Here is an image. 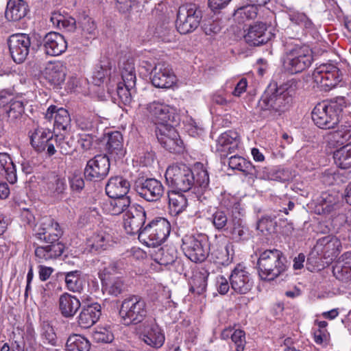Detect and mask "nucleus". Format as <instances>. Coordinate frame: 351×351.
<instances>
[{"instance_id": "f3484780", "label": "nucleus", "mask_w": 351, "mask_h": 351, "mask_svg": "<svg viewBox=\"0 0 351 351\" xmlns=\"http://www.w3.org/2000/svg\"><path fill=\"white\" fill-rule=\"evenodd\" d=\"M229 280L232 289L239 294H246L253 287V280L250 274L241 265H238L234 268Z\"/></svg>"}, {"instance_id": "4468645a", "label": "nucleus", "mask_w": 351, "mask_h": 351, "mask_svg": "<svg viewBox=\"0 0 351 351\" xmlns=\"http://www.w3.org/2000/svg\"><path fill=\"white\" fill-rule=\"evenodd\" d=\"M146 212L144 208L138 204H133L123 215V226L128 234L135 235L141 232L146 225Z\"/></svg>"}, {"instance_id": "4be33fe9", "label": "nucleus", "mask_w": 351, "mask_h": 351, "mask_svg": "<svg viewBox=\"0 0 351 351\" xmlns=\"http://www.w3.org/2000/svg\"><path fill=\"white\" fill-rule=\"evenodd\" d=\"M270 38V32H267L266 25L263 23L250 26L247 33L244 36L245 42L250 46L262 45L267 43Z\"/></svg>"}, {"instance_id": "4c0bfd02", "label": "nucleus", "mask_w": 351, "mask_h": 351, "mask_svg": "<svg viewBox=\"0 0 351 351\" xmlns=\"http://www.w3.org/2000/svg\"><path fill=\"white\" fill-rule=\"evenodd\" d=\"M168 197L170 210L174 215L182 213L186 208L187 199L182 192L171 191L169 193Z\"/></svg>"}, {"instance_id": "c9c22d12", "label": "nucleus", "mask_w": 351, "mask_h": 351, "mask_svg": "<svg viewBox=\"0 0 351 351\" xmlns=\"http://www.w3.org/2000/svg\"><path fill=\"white\" fill-rule=\"evenodd\" d=\"M208 220L217 230L226 232L229 230L232 218L228 210L217 209L211 215Z\"/></svg>"}, {"instance_id": "0eeeda50", "label": "nucleus", "mask_w": 351, "mask_h": 351, "mask_svg": "<svg viewBox=\"0 0 351 351\" xmlns=\"http://www.w3.org/2000/svg\"><path fill=\"white\" fill-rule=\"evenodd\" d=\"M147 313L145 301L138 295L125 298L121 305L119 314L124 324H137L143 321Z\"/></svg>"}, {"instance_id": "6ab92c4d", "label": "nucleus", "mask_w": 351, "mask_h": 351, "mask_svg": "<svg viewBox=\"0 0 351 351\" xmlns=\"http://www.w3.org/2000/svg\"><path fill=\"white\" fill-rule=\"evenodd\" d=\"M151 80L154 86L169 88L176 83V77L169 64L159 62L152 69Z\"/></svg>"}, {"instance_id": "cd10ccee", "label": "nucleus", "mask_w": 351, "mask_h": 351, "mask_svg": "<svg viewBox=\"0 0 351 351\" xmlns=\"http://www.w3.org/2000/svg\"><path fill=\"white\" fill-rule=\"evenodd\" d=\"M45 118L49 120L54 119V127L58 130H66L70 125V115L63 108L50 106L46 112Z\"/></svg>"}, {"instance_id": "7ed1b4c3", "label": "nucleus", "mask_w": 351, "mask_h": 351, "mask_svg": "<svg viewBox=\"0 0 351 351\" xmlns=\"http://www.w3.org/2000/svg\"><path fill=\"white\" fill-rule=\"evenodd\" d=\"M289 100L280 94L276 83L270 84L260 98L258 108L263 117L274 119L289 109Z\"/></svg>"}, {"instance_id": "1a4fd4ad", "label": "nucleus", "mask_w": 351, "mask_h": 351, "mask_svg": "<svg viewBox=\"0 0 351 351\" xmlns=\"http://www.w3.org/2000/svg\"><path fill=\"white\" fill-rule=\"evenodd\" d=\"M202 18V11L195 4L182 5L177 13L176 28L182 34L192 32L198 27Z\"/></svg>"}, {"instance_id": "393cba45", "label": "nucleus", "mask_w": 351, "mask_h": 351, "mask_svg": "<svg viewBox=\"0 0 351 351\" xmlns=\"http://www.w3.org/2000/svg\"><path fill=\"white\" fill-rule=\"evenodd\" d=\"M130 189V183L127 179L122 176H113L106 185V193L109 197L128 196Z\"/></svg>"}, {"instance_id": "680f3d73", "label": "nucleus", "mask_w": 351, "mask_h": 351, "mask_svg": "<svg viewBox=\"0 0 351 351\" xmlns=\"http://www.w3.org/2000/svg\"><path fill=\"white\" fill-rule=\"evenodd\" d=\"M54 219L49 216H45L40 219L39 221L34 226V232L35 236L39 239L46 235L49 228L53 226Z\"/></svg>"}, {"instance_id": "a18cd8bd", "label": "nucleus", "mask_w": 351, "mask_h": 351, "mask_svg": "<svg viewBox=\"0 0 351 351\" xmlns=\"http://www.w3.org/2000/svg\"><path fill=\"white\" fill-rule=\"evenodd\" d=\"M257 7L252 3L238 8L234 13V17L239 23L247 20L254 19L257 15Z\"/></svg>"}, {"instance_id": "f257e3e1", "label": "nucleus", "mask_w": 351, "mask_h": 351, "mask_svg": "<svg viewBox=\"0 0 351 351\" xmlns=\"http://www.w3.org/2000/svg\"><path fill=\"white\" fill-rule=\"evenodd\" d=\"M257 265L260 277L265 280H273L282 275L289 265L284 253L276 248L261 252Z\"/></svg>"}, {"instance_id": "052dcab7", "label": "nucleus", "mask_w": 351, "mask_h": 351, "mask_svg": "<svg viewBox=\"0 0 351 351\" xmlns=\"http://www.w3.org/2000/svg\"><path fill=\"white\" fill-rule=\"evenodd\" d=\"M195 173V187L198 186L202 189H205L209 184V176L208 171L202 165H197L193 170Z\"/></svg>"}, {"instance_id": "9b49d317", "label": "nucleus", "mask_w": 351, "mask_h": 351, "mask_svg": "<svg viewBox=\"0 0 351 351\" xmlns=\"http://www.w3.org/2000/svg\"><path fill=\"white\" fill-rule=\"evenodd\" d=\"M313 79L324 90H329L340 82L339 69L331 63L322 64L314 70Z\"/></svg>"}, {"instance_id": "2eb2a0df", "label": "nucleus", "mask_w": 351, "mask_h": 351, "mask_svg": "<svg viewBox=\"0 0 351 351\" xmlns=\"http://www.w3.org/2000/svg\"><path fill=\"white\" fill-rule=\"evenodd\" d=\"M110 160L106 155H97L90 159L84 169V176L89 181L104 180L109 173Z\"/></svg>"}, {"instance_id": "7c9ffc66", "label": "nucleus", "mask_w": 351, "mask_h": 351, "mask_svg": "<svg viewBox=\"0 0 351 351\" xmlns=\"http://www.w3.org/2000/svg\"><path fill=\"white\" fill-rule=\"evenodd\" d=\"M27 14V5L23 0H10L7 3L5 16L8 21H17Z\"/></svg>"}, {"instance_id": "69168bd1", "label": "nucleus", "mask_w": 351, "mask_h": 351, "mask_svg": "<svg viewBox=\"0 0 351 351\" xmlns=\"http://www.w3.org/2000/svg\"><path fill=\"white\" fill-rule=\"evenodd\" d=\"M118 266L115 262L109 263L107 266H105L99 272V277L101 281V284L112 279L117 278L115 275L117 274Z\"/></svg>"}, {"instance_id": "b1692460", "label": "nucleus", "mask_w": 351, "mask_h": 351, "mask_svg": "<svg viewBox=\"0 0 351 351\" xmlns=\"http://www.w3.org/2000/svg\"><path fill=\"white\" fill-rule=\"evenodd\" d=\"M315 247L325 257L332 258L339 254L341 248V243L335 236L327 235L318 239Z\"/></svg>"}, {"instance_id": "2f4dec72", "label": "nucleus", "mask_w": 351, "mask_h": 351, "mask_svg": "<svg viewBox=\"0 0 351 351\" xmlns=\"http://www.w3.org/2000/svg\"><path fill=\"white\" fill-rule=\"evenodd\" d=\"M343 264H337L333 268V274L339 280L351 282V251L342 255Z\"/></svg>"}, {"instance_id": "bb28decb", "label": "nucleus", "mask_w": 351, "mask_h": 351, "mask_svg": "<svg viewBox=\"0 0 351 351\" xmlns=\"http://www.w3.org/2000/svg\"><path fill=\"white\" fill-rule=\"evenodd\" d=\"M58 303L61 315L66 318L73 317L81 306L80 300L68 293H64L60 296Z\"/></svg>"}, {"instance_id": "13d9d810", "label": "nucleus", "mask_w": 351, "mask_h": 351, "mask_svg": "<svg viewBox=\"0 0 351 351\" xmlns=\"http://www.w3.org/2000/svg\"><path fill=\"white\" fill-rule=\"evenodd\" d=\"M109 239V236L95 234L88 240L87 245L92 252L105 250L110 245Z\"/></svg>"}, {"instance_id": "423d86ee", "label": "nucleus", "mask_w": 351, "mask_h": 351, "mask_svg": "<svg viewBox=\"0 0 351 351\" xmlns=\"http://www.w3.org/2000/svg\"><path fill=\"white\" fill-rule=\"evenodd\" d=\"M342 108L336 102L323 101L317 104L312 111V119L322 129L334 128L339 122Z\"/></svg>"}, {"instance_id": "8fccbe9b", "label": "nucleus", "mask_w": 351, "mask_h": 351, "mask_svg": "<svg viewBox=\"0 0 351 351\" xmlns=\"http://www.w3.org/2000/svg\"><path fill=\"white\" fill-rule=\"evenodd\" d=\"M289 20L298 25L303 27L306 30L313 28L311 20L304 12L296 10H290L288 13Z\"/></svg>"}, {"instance_id": "c756f323", "label": "nucleus", "mask_w": 351, "mask_h": 351, "mask_svg": "<svg viewBox=\"0 0 351 351\" xmlns=\"http://www.w3.org/2000/svg\"><path fill=\"white\" fill-rule=\"evenodd\" d=\"M110 199L103 204V209L112 215L125 213L131 208V199L129 196L110 197Z\"/></svg>"}, {"instance_id": "c03bdc74", "label": "nucleus", "mask_w": 351, "mask_h": 351, "mask_svg": "<svg viewBox=\"0 0 351 351\" xmlns=\"http://www.w3.org/2000/svg\"><path fill=\"white\" fill-rule=\"evenodd\" d=\"M57 147L60 152L64 155L69 154L75 150V141L71 134L57 135L55 139Z\"/></svg>"}, {"instance_id": "f03ea898", "label": "nucleus", "mask_w": 351, "mask_h": 351, "mask_svg": "<svg viewBox=\"0 0 351 351\" xmlns=\"http://www.w3.org/2000/svg\"><path fill=\"white\" fill-rule=\"evenodd\" d=\"M284 67L291 73H298L308 68L313 62V52L300 41H287L285 45Z\"/></svg>"}, {"instance_id": "f8f14e48", "label": "nucleus", "mask_w": 351, "mask_h": 351, "mask_svg": "<svg viewBox=\"0 0 351 351\" xmlns=\"http://www.w3.org/2000/svg\"><path fill=\"white\" fill-rule=\"evenodd\" d=\"M146 109L157 126L178 123L176 110L162 101L150 102L147 105Z\"/></svg>"}, {"instance_id": "6e6d98bb", "label": "nucleus", "mask_w": 351, "mask_h": 351, "mask_svg": "<svg viewBox=\"0 0 351 351\" xmlns=\"http://www.w3.org/2000/svg\"><path fill=\"white\" fill-rule=\"evenodd\" d=\"M228 165L232 169H237L245 173H250L253 168L252 163L244 158L237 155L229 158Z\"/></svg>"}, {"instance_id": "4d7b16f0", "label": "nucleus", "mask_w": 351, "mask_h": 351, "mask_svg": "<svg viewBox=\"0 0 351 351\" xmlns=\"http://www.w3.org/2000/svg\"><path fill=\"white\" fill-rule=\"evenodd\" d=\"M217 262L222 265H228L233 259L232 245L228 244L223 247L218 248L215 252Z\"/></svg>"}, {"instance_id": "c85d7f7f", "label": "nucleus", "mask_w": 351, "mask_h": 351, "mask_svg": "<svg viewBox=\"0 0 351 351\" xmlns=\"http://www.w3.org/2000/svg\"><path fill=\"white\" fill-rule=\"evenodd\" d=\"M32 146L38 152L46 149L49 141H53V134L49 129L37 127L33 132H29Z\"/></svg>"}, {"instance_id": "de8ad7c7", "label": "nucleus", "mask_w": 351, "mask_h": 351, "mask_svg": "<svg viewBox=\"0 0 351 351\" xmlns=\"http://www.w3.org/2000/svg\"><path fill=\"white\" fill-rule=\"evenodd\" d=\"M300 81L296 79H291L278 86V90L280 94L289 99V104L291 105L293 97L295 95L297 90L299 89Z\"/></svg>"}, {"instance_id": "a211bd4d", "label": "nucleus", "mask_w": 351, "mask_h": 351, "mask_svg": "<svg viewBox=\"0 0 351 351\" xmlns=\"http://www.w3.org/2000/svg\"><path fill=\"white\" fill-rule=\"evenodd\" d=\"M140 337L145 343L156 349L162 347L165 339L162 330L153 319L143 324Z\"/></svg>"}, {"instance_id": "e2e57ef3", "label": "nucleus", "mask_w": 351, "mask_h": 351, "mask_svg": "<svg viewBox=\"0 0 351 351\" xmlns=\"http://www.w3.org/2000/svg\"><path fill=\"white\" fill-rule=\"evenodd\" d=\"M40 336L44 343L56 346L57 342L56 334L52 326L46 321L41 323Z\"/></svg>"}, {"instance_id": "bf43d9fd", "label": "nucleus", "mask_w": 351, "mask_h": 351, "mask_svg": "<svg viewBox=\"0 0 351 351\" xmlns=\"http://www.w3.org/2000/svg\"><path fill=\"white\" fill-rule=\"evenodd\" d=\"M49 193L53 196L62 195L66 189L65 179L53 176L47 184Z\"/></svg>"}, {"instance_id": "3c124183", "label": "nucleus", "mask_w": 351, "mask_h": 351, "mask_svg": "<svg viewBox=\"0 0 351 351\" xmlns=\"http://www.w3.org/2000/svg\"><path fill=\"white\" fill-rule=\"evenodd\" d=\"M351 138V125H341L337 130L334 131L330 137V140L336 143L338 145H343Z\"/></svg>"}, {"instance_id": "39448f33", "label": "nucleus", "mask_w": 351, "mask_h": 351, "mask_svg": "<svg viewBox=\"0 0 351 351\" xmlns=\"http://www.w3.org/2000/svg\"><path fill=\"white\" fill-rule=\"evenodd\" d=\"M171 231L169 222L165 218L158 217L150 221L141 230L139 240L148 247L161 245Z\"/></svg>"}, {"instance_id": "e433bc0d", "label": "nucleus", "mask_w": 351, "mask_h": 351, "mask_svg": "<svg viewBox=\"0 0 351 351\" xmlns=\"http://www.w3.org/2000/svg\"><path fill=\"white\" fill-rule=\"evenodd\" d=\"M106 149L112 156L121 158L125 152L123 148V137L119 132H114L108 135Z\"/></svg>"}, {"instance_id": "aec40b11", "label": "nucleus", "mask_w": 351, "mask_h": 351, "mask_svg": "<svg viewBox=\"0 0 351 351\" xmlns=\"http://www.w3.org/2000/svg\"><path fill=\"white\" fill-rule=\"evenodd\" d=\"M41 47L45 54L57 56L65 51L67 43L64 37L59 33L51 32L42 39Z\"/></svg>"}, {"instance_id": "37998d69", "label": "nucleus", "mask_w": 351, "mask_h": 351, "mask_svg": "<svg viewBox=\"0 0 351 351\" xmlns=\"http://www.w3.org/2000/svg\"><path fill=\"white\" fill-rule=\"evenodd\" d=\"M82 35L86 39L93 38L97 34L95 21L88 16H83L78 21Z\"/></svg>"}, {"instance_id": "dca6fc26", "label": "nucleus", "mask_w": 351, "mask_h": 351, "mask_svg": "<svg viewBox=\"0 0 351 351\" xmlns=\"http://www.w3.org/2000/svg\"><path fill=\"white\" fill-rule=\"evenodd\" d=\"M135 190L140 197L147 202H157L164 194L162 183L154 178H147L138 182Z\"/></svg>"}, {"instance_id": "338daca9", "label": "nucleus", "mask_w": 351, "mask_h": 351, "mask_svg": "<svg viewBox=\"0 0 351 351\" xmlns=\"http://www.w3.org/2000/svg\"><path fill=\"white\" fill-rule=\"evenodd\" d=\"M62 234V231L60 228L58 223L54 221L53 226L49 228L46 235H43V239H39L43 240L47 243H52L53 244L61 243L60 242H58V240Z\"/></svg>"}, {"instance_id": "412c9836", "label": "nucleus", "mask_w": 351, "mask_h": 351, "mask_svg": "<svg viewBox=\"0 0 351 351\" xmlns=\"http://www.w3.org/2000/svg\"><path fill=\"white\" fill-rule=\"evenodd\" d=\"M239 144V136L237 132L229 130L221 134L216 142V152L221 158H225L229 154L235 152Z\"/></svg>"}, {"instance_id": "09e8293b", "label": "nucleus", "mask_w": 351, "mask_h": 351, "mask_svg": "<svg viewBox=\"0 0 351 351\" xmlns=\"http://www.w3.org/2000/svg\"><path fill=\"white\" fill-rule=\"evenodd\" d=\"M160 255L158 263L161 265L172 266L180 263L178 260L177 251L173 247L162 248L160 250Z\"/></svg>"}, {"instance_id": "6e6552de", "label": "nucleus", "mask_w": 351, "mask_h": 351, "mask_svg": "<svg viewBox=\"0 0 351 351\" xmlns=\"http://www.w3.org/2000/svg\"><path fill=\"white\" fill-rule=\"evenodd\" d=\"M182 250L194 263H202L209 254V243L205 235H187L182 239Z\"/></svg>"}, {"instance_id": "49530a36", "label": "nucleus", "mask_w": 351, "mask_h": 351, "mask_svg": "<svg viewBox=\"0 0 351 351\" xmlns=\"http://www.w3.org/2000/svg\"><path fill=\"white\" fill-rule=\"evenodd\" d=\"M46 73L54 83L60 84L65 80L64 67L60 62L51 63L46 68Z\"/></svg>"}, {"instance_id": "f704fd0d", "label": "nucleus", "mask_w": 351, "mask_h": 351, "mask_svg": "<svg viewBox=\"0 0 351 351\" xmlns=\"http://www.w3.org/2000/svg\"><path fill=\"white\" fill-rule=\"evenodd\" d=\"M236 242L244 241L249 239L248 228L243 224L241 219L232 217L229 230L226 231Z\"/></svg>"}, {"instance_id": "58836bf2", "label": "nucleus", "mask_w": 351, "mask_h": 351, "mask_svg": "<svg viewBox=\"0 0 351 351\" xmlns=\"http://www.w3.org/2000/svg\"><path fill=\"white\" fill-rule=\"evenodd\" d=\"M90 341L84 336L73 334L69 337L66 343V351H89Z\"/></svg>"}, {"instance_id": "603ef678", "label": "nucleus", "mask_w": 351, "mask_h": 351, "mask_svg": "<svg viewBox=\"0 0 351 351\" xmlns=\"http://www.w3.org/2000/svg\"><path fill=\"white\" fill-rule=\"evenodd\" d=\"M24 113V104L21 101L10 100L6 114L10 122H15L20 119Z\"/></svg>"}, {"instance_id": "0e129e2a", "label": "nucleus", "mask_w": 351, "mask_h": 351, "mask_svg": "<svg viewBox=\"0 0 351 351\" xmlns=\"http://www.w3.org/2000/svg\"><path fill=\"white\" fill-rule=\"evenodd\" d=\"M117 95L123 104H129L132 101V94L135 93V87H129L128 84L119 83L117 88Z\"/></svg>"}, {"instance_id": "5701e85b", "label": "nucleus", "mask_w": 351, "mask_h": 351, "mask_svg": "<svg viewBox=\"0 0 351 351\" xmlns=\"http://www.w3.org/2000/svg\"><path fill=\"white\" fill-rule=\"evenodd\" d=\"M101 305L97 302L84 306L77 317L78 325L82 328H89L99 319Z\"/></svg>"}, {"instance_id": "ddd939ff", "label": "nucleus", "mask_w": 351, "mask_h": 351, "mask_svg": "<svg viewBox=\"0 0 351 351\" xmlns=\"http://www.w3.org/2000/svg\"><path fill=\"white\" fill-rule=\"evenodd\" d=\"M10 56L13 60L18 63L23 62L30 50L31 39L27 34H14L7 40Z\"/></svg>"}, {"instance_id": "5fc2aeb1", "label": "nucleus", "mask_w": 351, "mask_h": 351, "mask_svg": "<svg viewBox=\"0 0 351 351\" xmlns=\"http://www.w3.org/2000/svg\"><path fill=\"white\" fill-rule=\"evenodd\" d=\"M102 285V291L104 293H107L113 296H118L123 290L124 285L123 280L117 277L110 281L104 282Z\"/></svg>"}, {"instance_id": "a19ab883", "label": "nucleus", "mask_w": 351, "mask_h": 351, "mask_svg": "<svg viewBox=\"0 0 351 351\" xmlns=\"http://www.w3.org/2000/svg\"><path fill=\"white\" fill-rule=\"evenodd\" d=\"M336 165L341 169L351 167V142L334 152Z\"/></svg>"}, {"instance_id": "9d476101", "label": "nucleus", "mask_w": 351, "mask_h": 351, "mask_svg": "<svg viewBox=\"0 0 351 351\" xmlns=\"http://www.w3.org/2000/svg\"><path fill=\"white\" fill-rule=\"evenodd\" d=\"M173 123L157 126L156 135L160 144L169 152L180 153L182 151L183 143L173 126Z\"/></svg>"}, {"instance_id": "a878e982", "label": "nucleus", "mask_w": 351, "mask_h": 351, "mask_svg": "<svg viewBox=\"0 0 351 351\" xmlns=\"http://www.w3.org/2000/svg\"><path fill=\"white\" fill-rule=\"evenodd\" d=\"M48 243L47 245L38 246L35 249L34 254L37 262L43 263L55 260L62 254L64 249L62 243Z\"/></svg>"}, {"instance_id": "79ce46f5", "label": "nucleus", "mask_w": 351, "mask_h": 351, "mask_svg": "<svg viewBox=\"0 0 351 351\" xmlns=\"http://www.w3.org/2000/svg\"><path fill=\"white\" fill-rule=\"evenodd\" d=\"M120 71L123 83L128 84L129 87H135L136 77L133 60L124 61L120 66Z\"/></svg>"}, {"instance_id": "20e7f679", "label": "nucleus", "mask_w": 351, "mask_h": 351, "mask_svg": "<svg viewBox=\"0 0 351 351\" xmlns=\"http://www.w3.org/2000/svg\"><path fill=\"white\" fill-rule=\"evenodd\" d=\"M165 180L172 191L187 192L195 184V173L184 164L172 165L165 172Z\"/></svg>"}, {"instance_id": "ea45409f", "label": "nucleus", "mask_w": 351, "mask_h": 351, "mask_svg": "<svg viewBox=\"0 0 351 351\" xmlns=\"http://www.w3.org/2000/svg\"><path fill=\"white\" fill-rule=\"evenodd\" d=\"M221 337L226 339L229 337L231 338L232 341L234 343L237 351H243L246 344L245 334L242 330H234L233 331L231 328L225 329L221 332Z\"/></svg>"}, {"instance_id": "72a5a7b5", "label": "nucleus", "mask_w": 351, "mask_h": 351, "mask_svg": "<svg viewBox=\"0 0 351 351\" xmlns=\"http://www.w3.org/2000/svg\"><path fill=\"white\" fill-rule=\"evenodd\" d=\"M64 282L66 288L74 293H81L84 286V279L79 270L64 272Z\"/></svg>"}, {"instance_id": "864d4df0", "label": "nucleus", "mask_w": 351, "mask_h": 351, "mask_svg": "<svg viewBox=\"0 0 351 351\" xmlns=\"http://www.w3.org/2000/svg\"><path fill=\"white\" fill-rule=\"evenodd\" d=\"M110 63L108 60L101 61L100 64L96 66L93 75V83L96 86H100L104 82L106 77L110 74Z\"/></svg>"}, {"instance_id": "473e14b6", "label": "nucleus", "mask_w": 351, "mask_h": 351, "mask_svg": "<svg viewBox=\"0 0 351 351\" xmlns=\"http://www.w3.org/2000/svg\"><path fill=\"white\" fill-rule=\"evenodd\" d=\"M0 174L11 184H14L17 180L16 167L10 156L5 153H0Z\"/></svg>"}, {"instance_id": "774afa93", "label": "nucleus", "mask_w": 351, "mask_h": 351, "mask_svg": "<svg viewBox=\"0 0 351 351\" xmlns=\"http://www.w3.org/2000/svg\"><path fill=\"white\" fill-rule=\"evenodd\" d=\"M93 339L98 343H110L114 336L112 332L106 328H97L93 332Z\"/></svg>"}]
</instances>
